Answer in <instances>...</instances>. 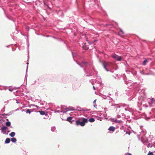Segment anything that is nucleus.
<instances>
[{"label":"nucleus","mask_w":155,"mask_h":155,"mask_svg":"<svg viewBox=\"0 0 155 155\" xmlns=\"http://www.w3.org/2000/svg\"><path fill=\"white\" fill-rule=\"evenodd\" d=\"M88 122L87 119L84 118H79L76 120L75 122V125L77 126L80 125L81 126H84L86 123Z\"/></svg>","instance_id":"1"},{"label":"nucleus","mask_w":155,"mask_h":155,"mask_svg":"<svg viewBox=\"0 0 155 155\" xmlns=\"http://www.w3.org/2000/svg\"><path fill=\"white\" fill-rule=\"evenodd\" d=\"M102 64L104 68L107 71H109L107 69L106 67L110 66L111 64L110 62H106L104 61L102 62Z\"/></svg>","instance_id":"2"},{"label":"nucleus","mask_w":155,"mask_h":155,"mask_svg":"<svg viewBox=\"0 0 155 155\" xmlns=\"http://www.w3.org/2000/svg\"><path fill=\"white\" fill-rule=\"evenodd\" d=\"M112 57L118 61H121V57L118 56L116 54L112 56Z\"/></svg>","instance_id":"3"},{"label":"nucleus","mask_w":155,"mask_h":155,"mask_svg":"<svg viewBox=\"0 0 155 155\" xmlns=\"http://www.w3.org/2000/svg\"><path fill=\"white\" fill-rule=\"evenodd\" d=\"M115 128L113 126L110 127L108 129V130L110 131H114L115 130Z\"/></svg>","instance_id":"4"},{"label":"nucleus","mask_w":155,"mask_h":155,"mask_svg":"<svg viewBox=\"0 0 155 155\" xmlns=\"http://www.w3.org/2000/svg\"><path fill=\"white\" fill-rule=\"evenodd\" d=\"M8 128V127L6 126H4L1 128V130L3 132H6V130Z\"/></svg>","instance_id":"5"},{"label":"nucleus","mask_w":155,"mask_h":155,"mask_svg":"<svg viewBox=\"0 0 155 155\" xmlns=\"http://www.w3.org/2000/svg\"><path fill=\"white\" fill-rule=\"evenodd\" d=\"M10 139L9 138H7L5 140V142L6 143H10Z\"/></svg>","instance_id":"6"},{"label":"nucleus","mask_w":155,"mask_h":155,"mask_svg":"<svg viewBox=\"0 0 155 155\" xmlns=\"http://www.w3.org/2000/svg\"><path fill=\"white\" fill-rule=\"evenodd\" d=\"M72 119V117H69L67 118V120L70 122L71 123V120Z\"/></svg>","instance_id":"7"},{"label":"nucleus","mask_w":155,"mask_h":155,"mask_svg":"<svg viewBox=\"0 0 155 155\" xmlns=\"http://www.w3.org/2000/svg\"><path fill=\"white\" fill-rule=\"evenodd\" d=\"M148 62V61L147 59H145L143 61V64L144 65H145Z\"/></svg>","instance_id":"8"},{"label":"nucleus","mask_w":155,"mask_h":155,"mask_svg":"<svg viewBox=\"0 0 155 155\" xmlns=\"http://www.w3.org/2000/svg\"><path fill=\"white\" fill-rule=\"evenodd\" d=\"M88 121L90 122H93L95 121V119L93 118L90 119Z\"/></svg>","instance_id":"9"},{"label":"nucleus","mask_w":155,"mask_h":155,"mask_svg":"<svg viewBox=\"0 0 155 155\" xmlns=\"http://www.w3.org/2000/svg\"><path fill=\"white\" fill-rule=\"evenodd\" d=\"M15 135V133L14 132H11L9 134L10 136L11 137H13Z\"/></svg>","instance_id":"10"},{"label":"nucleus","mask_w":155,"mask_h":155,"mask_svg":"<svg viewBox=\"0 0 155 155\" xmlns=\"http://www.w3.org/2000/svg\"><path fill=\"white\" fill-rule=\"evenodd\" d=\"M16 139L15 138L13 137L11 139V141L15 143L16 142Z\"/></svg>","instance_id":"11"},{"label":"nucleus","mask_w":155,"mask_h":155,"mask_svg":"<svg viewBox=\"0 0 155 155\" xmlns=\"http://www.w3.org/2000/svg\"><path fill=\"white\" fill-rule=\"evenodd\" d=\"M39 112L41 115H44L45 114V112L44 111H39Z\"/></svg>","instance_id":"12"},{"label":"nucleus","mask_w":155,"mask_h":155,"mask_svg":"<svg viewBox=\"0 0 155 155\" xmlns=\"http://www.w3.org/2000/svg\"><path fill=\"white\" fill-rule=\"evenodd\" d=\"M6 124L7 126H10L11 125V123L9 121L7 122L6 123Z\"/></svg>","instance_id":"13"},{"label":"nucleus","mask_w":155,"mask_h":155,"mask_svg":"<svg viewBox=\"0 0 155 155\" xmlns=\"http://www.w3.org/2000/svg\"><path fill=\"white\" fill-rule=\"evenodd\" d=\"M26 113H29V114H30L31 112V111L30 109H28L26 110Z\"/></svg>","instance_id":"14"},{"label":"nucleus","mask_w":155,"mask_h":155,"mask_svg":"<svg viewBox=\"0 0 155 155\" xmlns=\"http://www.w3.org/2000/svg\"><path fill=\"white\" fill-rule=\"evenodd\" d=\"M147 155H153V153L152 152H149L148 154Z\"/></svg>","instance_id":"15"},{"label":"nucleus","mask_w":155,"mask_h":155,"mask_svg":"<svg viewBox=\"0 0 155 155\" xmlns=\"http://www.w3.org/2000/svg\"><path fill=\"white\" fill-rule=\"evenodd\" d=\"M125 155H132V154L131 153H126Z\"/></svg>","instance_id":"16"},{"label":"nucleus","mask_w":155,"mask_h":155,"mask_svg":"<svg viewBox=\"0 0 155 155\" xmlns=\"http://www.w3.org/2000/svg\"><path fill=\"white\" fill-rule=\"evenodd\" d=\"M83 48H84V49H88V48H85L84 47V46H83Z\"/></svg>","instance_id":"17"},{"label":"nucleus","mask_w":155,"mask_h":155,"mask_svg":"<svg viewBox=\"0 0 155 155\" xmlns=\"http://www.w3.org/2000/svg\"><path fill=\"white\" fill-rule=\"evenodd\" d=\"M120 33H121L122 34H123L124 33L123 31L122 30L120 31Z\"/></svg>","instance_id":"18"},{"label":"nucleus","mask_w":155,"mask_h":155,"mask_svg":"<svg viewBox=\"0 0 155 155\" xmlns=\"http://www.w3.org/2000/svg\"><path fill=\"white\" fill-rule=\"evenodd\" d=\"M70 110H74V109L73 108H72Z\"/></svg>","instance_id":"19"},{"label":"nucleus","mask_w":155,"mask_h":155,"mask_svg":"<svg viewBox=\"0 0 155 155\" xmlns=\"http://www.w3.org/2000/svg\"><path fill=\"white\" fill-rule=\"evenodd\" d=\"M96 101V100H95L94 101V102H95Z\"/></svg>","instance_id":"20"},{"label":"nucleus","mask_w":155,"mask_h":155,"mask_svg":"<svg viewBox=\"0 0 155 155\" xmlns=\"http://www.w3.org/2000/svg\"><path fill=\"white\" fill-rule=\"evenodd\" d=\"M93 88H94V89H95L94 87V86H93Z\"/></svg>","instance_id":"21"},{"label":"nucleus","mask_w":155,"mask_h":155,"mask_svg":"<svg viewBox=\"0 0 155 155\" xmlns=\"http://www.w3.org/2000/svg\"><path fill=\"white\" fill-rule=\"evenodd\" d=\"M94 106L95 107H96V106H95L94 105Z\"/></svg>","instance_id":"22"}]
</instances>
